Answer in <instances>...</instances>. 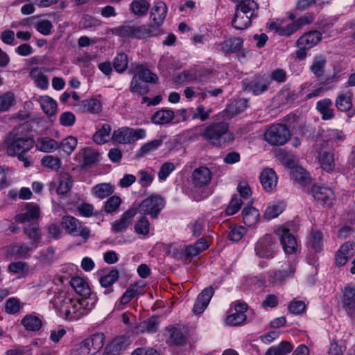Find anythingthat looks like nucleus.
Instances as JSON below:
<instances>
[{"label":"nucleus","instance_id":"10","mask_svg":"<svg viewBox=\"0 0 355 355\" xmlns=\"http://www.w3.org/2000/svg\"><path fill=\"white\" fill-rule=\"evenodd\" d=\"M61 225L69 234L73 236H80L84 241H87L90 235V230L81 225L76 218L71 216L62 217Z\"/></svg>","mask_w":355,"mask_h":355},{"label":"nucleus","instance_id":"57","mask_svg":"<svg viewBox=\"0 0 355 355\" xmlns=\"http://www.w3.org/2000/svg\"><path fill=\"white\" fill-rule=\"evenodd\" d=\"M121 203V199L117 196L110 197L105 203L104 210L111 214L116 211Z\"/></svg>","mask_w":355,"mask_h":355},{"label":"nucleus","instance_id":"1","mask_svg":"<svg viewBox=\"0 0 355 355\" xmlns=\"http://www.w3.org/2000/svg\"><path fill=\"white\" fill-rule=\"evenodd\" d=\"M5 142L8 155L17 156L19 160L24 162L25 167L30 166V162L24 156V154L33 148L34 141L32 139L21 136L19 133V130L15 129L8 135Z\"/></svg>","mask_w":355,"mask_h":355},{"label":"nucleus","instance_id":"36","mask_svg":"<svg viewBox=\"0 0 355 355\" xmlns=\"http://www.w3.org/2000/svg\"><path fill=\"white\" fill-rule=\"evenodd\" d=\"M78 109L83 112L98 113L101 111V103L97 99H85L78 105Z\"/></svg>","mask_w":355,"mask_h":355},{"label":"nucleus","instance_id":"47","mask_svg":"<svg viewBox=\"0 0 355 355\" xmlns=\"http://www.w3.org/2000/svg\"><path fill=\"white\" fill-rule=\"evenodd\" d=\"M243 44V40L239 37L232 38L221 44V49L225 53H234L239 51Z\"/></svg>","mask_w":355,"mask_h":355},{"label":"nucleus","instance_id":"56","mask_svg":"<svg viewBox=\"0 0 355 355\" xmlns=\"http://www.w3.org/2000/svg\"><path fill=\"white\" fill-rule=\"evenodd\" d=\"M162 144V139H155L143 145L139 153V156H144L150 152L155 151Z\"/></svg>","mask_w":355,"mask_h":355},{"label":"nucleus","instance_id":"8","mask_svg":"<svg viewBox=\"0 0 355 355\" xmlns=\"http://www.w3.org/2000/svg\"><path fill=\"white\" fill-rule=\"evenodd\" d=\"M103 334H95L85 339L80 343L78 349V354L81 355H94L99 352L104 345Z\"/></svg>","mask_w":355,"mask_h":355},{"label":"nucleus","instance_id":"40","mask_svg":"<svg viewBox=\"0 0 355 355\" xmlns=\"http://www.w3.org/2000/svg\"><path fill=\"white\" fill-rule=\"evenodd\" d=\"M36 147L40 151L49 153L58 149L59 144L53 139L44 137L40 138L37 140Z\"/></svg>","mask_w":355,"mask_h":355},{"label":"nucleus","instance_id":"6","mask_svg":"<svg viewBox=\"0 0 355 355\" xmlns=\"http://www.w3.org/2000/svg\"><path fill=\"white\" fill-rule=\"evenodd\" d=\"M146 136V131L139 128L134 130L128 127H123L114 130L112 139L119 144H130Z\"/></svg>","mask_w":355,"mask_h":355},{"label":"nucleus","instance_id":"24","mask_svg":"<svg viewBox=\"0 0 355 355\" xmlns=\"http://www.w3.org/2000/svg\"><path fill=\"white\" fill-rule=\"evenodd\" d=\"M333 103L329 98H324L316 103V110L322 116L324 121L331 120L334 118V110L332 108Z\"/></svg>","mask_w":355,"mask_h":355},{"label":"nucleus","instance_id":"30","mask_svg":"<svg viewBox=\"0 0 355 355\" xmlns=\"http://www.w3.org/2000/svg\"><path fill=\"white\" fill-rule=\"evenodd\" d=\"M175 116L174 112L169 109H161L154 113L151 120L153 123L159 125L169 123Z\"/></svg>","mask_w":355,"mask_h":355},{"label":"nucleus","instance_id":"29","mask_svg":"<svg viewBox=\"0 0 355 355\" xmlns=\"http://www.w3.org/2000/svg\"><path fill=\"white\" fill-rule=\"evenodd\" d=\"M248 105V101L245 98H240L230 103L223 111L225 116L232 118L242 112Z\"/></svg>","mask_w":355,"mask_h":355},{"label":"nucleus","instance_id":"16","mask_svg":"<svg viewBox=\"0 0 355 355\" xmlns=\"http://www.w3.org/2000/svg\"><path fill=\"white\" fill-rule=\"evenodd\" d=\"M248 306L245 302H238L234 306V311L227 315L226 322L228 324L237 326L242 324L246 320L245 312Z\"/></svg>","mask_w":355,"mask_h":355},{"label":"nucleus","instance_id":"11","mask_svg":"<svg viewBox=\"0 0 355 355\" xmlns=\"http://www.w3.org/2000/svg\"><path fill=\"white\" fill-rule=\"evenodd\" d=\"M242 84L245 90L254 95H260L268 90L270 85V78L268 75L263 74L250 80L245 79L243 80Z\"/></svg>","mask_w":355,"mask_h":355},{"label":"nucleus","instance_id":"62","mask_svg":"<svg viewBox=\"0 0 355 355\" xmlns=\"http://www.w3.org/2000/svg\"><path fill=\"white\" fill-rule=\"evenodd\" d=\"M14 94L8 92L0 96V111L3 112L8 110L14 105Z\"/></svg>","mask_w":355,"mask_h":355},{"label":"nucleus","instance_id":"63","mask_svg":"<svg viewBox=\"0 0 355 355\" xmlns=\"http://www.w3.org/2000/svg\"><path fill=\"white\" fill-rule=\"evenodd\" d=\"M246 233V229L242 226L232 227L228 234V238L233 241H239Z\"/></svg>","mask_w":355,"mask_h":355},{"label":"nucleus","instance_id":"54","mask_svg":"<svg viewBox=\"0 0 355 355\" xmlns=\"http://www.w3.org/2000/svg\"><path fill=\"white\" fill-rule=\"evenodd\" d=\"M135 232L144 236L148 234L150 232V223L144 216H141L135 225Z\"/></svg>","mask_w":355,"mask_h":355},{"label":"nucleus","instance_id":"48","mask_svg":"<svg viewBox=\"0 0 355 355\" xmlns=\"http://www.w3.org/2000/svg\"><path fill=\"white\" fill-rule=\"evenodd\" d=\"M150 8V3L146 0H135L130 4V8L135 15H145Z\"/></svg>","mask_w":355,"mask_h":355},{"label":"nucleus","instance_id":"42","mask_svg":"<svg viewBox=\"0 0 355 355\" xmlns=\"http://www.w3.org/2000/svg\"><path fill=\"white\" fill-rule=\"evenodd\" d=\"M292 178L301 184H307L311 182V178L309 173L302 167L296 166L291 171Z\"/></svg>","mask_w":355,"mask_h":355},{"label":"nucleus","instance_id":"53","mask_svg":"<svg viewBox=\"0 0 355 355\" xmlns=\"http://www.w3.org/2000/svg\"><path fill=\"white\" fill-rule=\"evenodd\" d=\"M130 89L132 92L140 95L146 94L149 92L148 85L146 83H139L137 76H134L132 78Z\"/></svg>","mask_w":355,"mask_h":355},{"label":"nucleus","instance_id":"3","mask_svg":"<svg viewBox=\"0 0 355 355\" xmlns=\"http://www.w3.org/2000/svg\"><path fill=\"white\" fill-rule=\"evenodd\" d=\"M167 6L163 1H157L153 6L150 19L152 22L146 26L147 31L150 37L157 36L162 33L161 26H162L167 13Z\"/></svg>","mask_w":355,"mask_h":355},{"label":"nucleus","instance_id":"64","mask_svg":"<svg viewBox=\"0 0 355 355\" xmlns=\"http://www.w3.org/2000/svg\"><path fill=\"white\" fill-rule=\"evenodd\" d=\"M175 170V165L172 162H164L160 167L158 172L159 180H165L167 177Z\"/></svg>","mask_w":355,"mask_h":355},{"label":"nucleus","instance_id":"45","mask_svg":"<svg viewBox=\"0 0 355 355\" xmlns=\"http://www.w3.org/2000/svg\"><path fill=\"white\" fill-rule=\"evenodd\" d=\"M40 105L46 114L53 116L57 110V103L49 96H45L40 98Z\"/></svg>","mask_w":355,"mask_h":355},{"label":"nucleus","instance_id":"22","mask_svg":"<svg viewBox=\"0 0 355 355\" xmlns=\"http://www.w3.org/2000/svg\"><path fill=\"white\" fill-rule=\"evenodd\" d=\"M137 210L135 208L129 209L121 218L112 224V230L114 232H121L126 230L132 222V219L137 214Z\"/></svg>","mask_w":355,"mask_h":355},{"label":"nucleus","instance_id":"58","mask_svg":"<svg viewBox=\"0 0 355 355\" xmlns=\"http://www.w3.org/2000/svg\"><path fill=\"white\" fill-rule=\"evenodd\" d=\"M55 250L52 247H49L46 250H42L40 252L38 260L43 264L50 265L53 262V255Z\"/></svg>","mask_w":355,"mask_h":355},{"label":"nucleus","instance_id":"28","mask_svg":"<svg viewBox=\"0 0 355 355\" xmlns=\"http://www.w3.org/2000/svg\"><path fill=\"white\" fill-rule=\"evenodd\" d=\"M352 95L351 91H345L339 94L335 101L337 109L341 112L349 111L353 106Z\"/></svg>","mask_w":355,"mask_h":355},{"label":"nucleus","instance_id":"59","mask_svg":"<svg viewBox=\"0 0 355 355\" xmlns=\"http://www.w3.org/2000/svg\"><path fill=\"white\" fill-rule=\"evenodd\" d=\"M21 308L19 300L16 297H10L6 302L5 311L9 314H15L20 311Z\"/></svg>","mask_w":355,"mask_h":355},{"label":"nucleus","instance_id":"15","mask_svg":"<svg viewBox=\"0 0 355 355\" xmlns=\"http://www.w3.org/2000/svg\"><path fill=\"white\" fill-rule=\"evenodd\" d=\"M311 193L314 199L321 205L328 207L332 205L334 194L331 189L320 186H313L311 189Z\"/></svg>","mask_w":355,"mask_h":355},{"label":"nucleus","instance_id":"60","mask_svg":"<svg viewBox=\"0 0 355 355\" xmlns=\"http://www.w3.org/2000/svg\"><path fill=\"white\" fill-rule=\"evenodd\" d=\"M137 284L130 285L121 297L122 304H128L139 291Z\"/></svg>","mask_w":355,"mask_h":355},{"label":"nucleus","instance_id":"50","mask_svg":"<svg viewBox=\"0 0 355 355\" xmlns=\"http://www.w3.org/2000/svg\"><path fill=\"white\" fill-rule=\"evenodd\" d=\"M284 209V205L282 202L270 205L266 208L263 217L266 220L275 218L282 214Z\"/></svg>","mask_w":355,"mask_h":355},{"label":"nucleus","instance_id":"33","mask_svg":"<svg viewBox=\"0 0 355 355\" xmlns=\"http://www.w3.org/2000/svg\"><path fill=\"white\" fill-rule=\"evenodd\" d=\"M243 220L245 225L251 227L257 223L259 211L252 206H247L242 211Z\"/></svg>","mask_w":355,"mask_h":355},{"label":"nucleus","instance_id":"37","mask_svg":"<svg viewBox=\"0 0 355 355\" xmlns=\"http://www.w3.org/2000/svg\"><path fill=\"white\" fill-rule=\"evenodd\" d=\"M30 77L34 80L37 87L44 89L49 86L48 77L43 73L41 69L34 67L31 70Z\"/></svg>","mask_w":355,"mask_h":355},{"label":"nucleus","instance_id":"35","mask_svg":"<svg viewBox=\"0 0 355 355\" xmlns=\"http://www.w3.org/2000/svg\"><path fill=\"white\" fill-rule=\"evenodd\" d=\"M253 16L247 15L239 11L235 10L234 16L232 21V26L238 30H244L250 26L251 19Z\"/></svg>","mask_w":355,"mask_h":355},{"label":"nucleus","instance_id":"46","mask_svg":"<svg viewBox=\"0 0 355 355\" xmlns=\"http://www.w3.org/2000/svg\"><path fill=\"white\" fill-rule=\"evenodd\" d=\"M24 231L27 236L33 240L31 243L36 245L40 242L41 239V233L40 232L38 224L35 222L26 225Z\"/></svg>","mask_w":355,"mask_h":355},{"label":"nucleus","instance_id":"2","mask_svg":"<svg viewBox=\"0 0 355 355\" xmlns=\"http://www.w3.org/2000/svg\"><path fill=\"white\" fill-rule=\"evenodd\" d=\"M229 124L225 122H215L206 126L201 133L202 137L212 146L221 147L227 139Z\"/></svg>","mask_w":355,"mask_h":355},{"label":"nucleus","instance_id":"12","mask_svg":"<svg viewBox=\"0 0 355 355\" xmlns=\"http://www.w3.org/2000/svg\"><path fill=\"white\" fill-rule=\"evenodd\" d=\"M164 206L163 198L157 196H151L143 200L137 210L142 214H149L153 218H156Z\"/></svg>","mask_w":355,"mask_h":355},{"label":"nucleus","instance_id":"32","mask_svg":"<svg viewBox=\"0 0 355 355\" xmlns=\"http://www.w3.org/2000/svg\"><path fill=\"white\" fill-rule=\"evenodd\" d=\"M70 285L75 291L82 297H89L91 289L87 283L79 277H73L70 281Z\"/></svg>","mask_w":355,"mask_h":355},{"label":"nucleus","instance_id":"4","mask_svg":"<svg viewBox=\"0 0 355 355\" xmlns=\"http://www.w3.org/2000/svg\"><path fill=\"white\" fill-rule=\"evenodd\" d=\"M278 248L277 238L272 234H266L257 241L254 251L259 258L271 259L274 258Z\"/></svg>","mask_w":355,"mask_h":355},{"label":"nucleus","instance_id":"5","mask_svg":"<svg viewBox=\"0 0 355 355\" xmlns=\"http://www.w3.org/2000/svg\"><path fill=\"white\" fill-rule=\"evenodd\" d=\"M291 134L288 127L283 124L271 125L265 132V139L271 145L282 146L290 138Z\"/></svg>","mask_w":355,"mask_h":355},{"label":"nucleus","instance_id":"44","mask_svg":"<svg viewBox=\"0 0 355 355\" xmlns=\"http://www.w3.org/2000/svg\"><path fill=\"white\" fill-rule=\"evenodd\" d=\"M27 331H38L42 327V320L37 316L26 315L21 322Z\"/></svg>","mask_w":355,"mask_h":355},{"label":"nucleus","instance_id":"49","mask_svg":"<svg viewBox=\"0 0 355 355\" xmlns=\"http://www.w3.org/2000/svg\"><path fill=\"white\" fill-rule=\"evenodd\" d=\"M309 248L314 252L320 251L322 248V234L319 231H313L311 232L309 241Z\"/></svg>","mask_w":355,"mask_h":355},{"label":"nucleus","instance_id":"39","mask_svg":"<svg viewBox=\"0 0 355 355\" xmlns=\"http://www.w3.org/2000/svg\"><path fill=\"white\" fill-rule=\"evenodd\" d=\"M27 211L24 213L17 215V220L20 223H26L31 222V220H33L37 219L40 216V210L37 206H34L32 205H28L26 206Z\"/></svg>","mask_w":355,"mask_h":355},{"label":"nucleus","instance_id":"17","mask_svg":"<svg viewBox=\"0 0 355 355\" xmlns=\"http://www.w3.org/2000/svg\"><path fill=\"white\" fill-rule=\"evenodd\" d=\"M214 293L211 286L205 288L198 296L193 306V311L195 314L202 313L207 307L211 298Z\"/></svg>","mask_w":355,"mask_h":355},{"label":"nucleus","instance_id":"52","mask_svg":"<svg viewBox=\"0 0 355 355\" xmlns=\"http://www.w3.org/2000/svg\"><path fill=\"white\" fill-rule=\"evenodd\" d=\"M77 139L73 136H69L64 139L59 144L60 148L67 155H70L77 146Z\"/></svg>","mask_w":355,"mask_h":355},{"label":"nucleus","instance_id":"21","mask_svg":"<svg viewBox=\"0 0 355 355\" xmlns=\"http://www.w3.org/2000/svg\"><path fill=\"white\" fill-rule=\"evenodd\" d=\"M67 303H69L71 306L65 311L64 316L67 320H78L84 316V310L80 300L67 299Z\"/></svg>","mask_w":355,"mask_h":355},{"label":"nucleus","instance_id":"25","mask_svg":"<svg viewBox=\"0 0 355 355\" xmlns=\"http://www.w3.org/2000/svg\"><path fill=\"white\" fill-rule=\"evenodd\" d=\"M119 277V271L116 269H112L108 274L101 277L99 283L101 287L105 288L103 291L105 295L110 294L114 291L112 286L118 280Z\"/></svg>","mask_w":355,"mask_h":355},{"label":"nucleus","instance_id":"27","mask_svg":"<svg viewBox=\"0 0 355 355\" xmlns=\"http://www.w3.org/2000/svg\"><path fill=\"white\" fill-rule=\"evenodd\" d=\"M79 154L82 156L83 162L82 168L91 166L98 162L100 158L99 153L92 148H85L82 149Z\"/></svg>","mask_w":355,"mask_h":355},{"label":"nucleus","instance_id":"51","mask_svg":"<svg viewBox=\"0 0 355 355\" xmlns=\"http://www.w3.org/2000/svg\"><path fill=\"white\" fill-rule=\"evenodd\" d=\"M128 64V55L124 53H118L113 60V67L119 73L123 72L127 69Z\"/></svg>","mask_w":355,"mask_h":355},{"label":"nucleus","instance_id":"23","mask_svg":"<svg viewBox=\"0 0 355 355\" xmlns=\"http://www.w3.org/2000/svg\"><path fill=\"white\" fill-rule=\"evenodd\" d=\"M318 162L323 170L327 172L334 171L336 166L334 153L331 150H321L319 153Z\"/></svg>","mask_w":355,"mask_h":355},{"label":"nucleus","instance_id":"41","mask_svg":"<svg viewBox=\"0 0 355 355\" xmlns=\"http://www.w3.org/2000/svg\"><path fill=\"white\" fill-rule=\"evenodd\" d=\"M112 131V127L110 124L105 123L93 135V141L97 144H103L108 141L109 137Z\"/></svg>","mask_w":355,"mask_h":355},{"label":"nucleus","instance_id":"18","mask_svg":"<svg viewBox=\"0 0 355 355\" xmlns=\"http://www.w3.org/2000/svg\"><path fill=\"white\" fill-rule=\"evenodd\" d=\"M129 71L135 73L138 80H141L146 83L155 84L157 83L158 78L156 74L152 73L150 69L141 64H132Z\"/></svg>","mask_w":355,"mask_h":355},{"label":"nucleus","instance_id":"9","mask_svg":"<svg viewBox=\"0 0 355 355\" xmlns=\"http://www.w3.org/2000/svg\"><path fill=\"white\" fill-rule=\"evenodd\" d=\"M112 32L113 34L124 38L142 39L150 37L146 25L135 26L125 24L113 28Z\"/></svg>","mask_w":355,"mask_h":355},{"label":"nucleus","instance_id":"34","mask_svg":"<svg viewBox=\"0 0 355 355\" xmlns=\"http://www.w3.org/2000/svg\"><path fill=\"white\" fill-rule=\"evenodd\" d=\"M73 179L71 175L66 172H62L59 176V185L56 192L59 195H66L73 186Z\"/></svg>","mask_w":355,"mask_h":355},{"label":"nucleus","instance_id":"61","mask_svg":"<svg viewBox=\"0 0 355 355\" xmlns=\"http://www.w3.org/2000/svg\"><path fill=\"white\" fill-rule=\"evenodd\" d=\"M211 112V109H209L205 110V108L203 105H198L192 114L193 119H200L201 121H205L209 118L210 114Z\"/></svg>","mask_w":355,"mask_h":355},{"label":"nucleus","instance_id":"43","mask_svg":"<svg viewBox=\"0 0 355 355\" xmlns=\"http://www.w3.org/2000/svg\"><path fill=\"white\" fill-rule=\"evenodd\" d=\"M168 343L170 345L182 346L186 343V338L182 332L175 327H171L168 329Z\"/></svg>","mask_w":355,"mask_h":355},{"label":"nucleus","instance_id":"13","mask_svg":"<svg viewBox=\"0 0 355 355\" xmlns=\"http://www.w3.org/2000/svg\"><path fill=\"white\" fill-rule=\"evenodd\" d=\"M342 306L347 315L353 318L355 316V284H347L342 289Z\"/></svg>","mask_w":355,"mask_h":355},{"label":"nucleus","instance_id":"14","mask_svg":"<svg viewBox=\"0 0 355 355\" xmlns=\"http://www.w3.org/2000/svg\"><path fill=\"white\" fill-rule=\"evenodd\" d=\"M191 179L195 188H202L211 182V173L207 167L200 166L193 171Z\"/></svg>","mask_w":355,"mask_h":355},{"label":"nucleus","instance_id":"19","mask_svg":"<svg viewBox=\"0 0 355 355\" xmlns=\"http://www.w3.org/2000/svg\"><path fill=\"white\" fill-rule=\"evenodd\" d=\"M260 181L263 189L267 192L272 191L277 184V176L272 168H266L260 174Z\"/></svg>","mask_w":355,"mask_h":355},{"label":"nucleus","instance_id":"7","mask_svg":"<svg viewBox=\"0 0 355 355\" xmlns=\"http://www.w3.org/2000/svg\"><path fill=\"white\" fill-rule=\"evenodd\" d=\"M293 227V223H288L278 230L280 242L286 254H293L297 248L296 238L291 232L294 231Z\"/></svg>","mask_w":355,"mask_h":355},{"label":"nucleus","instance_id":"38","mask_svg":"<svg viewBox=\"0 0 355 355\" xmlns=\"http://www.w3.org/2000/svg\"><path fill=\"white\" fill-rule=\"evenodd\" d=\"M114 191V187L110 183L98 184L92 189V193L101 199L110 196Z\"/></svg>","mask_w":355,"mask_h":355},{"label":"nucleus","instance_id":"55","mask_svg":"<svg viewBox=\"0 0 355 355\" xmlns=\"http://www.w3.org/2000/svg\"><path fill=\"white\" fill-rule=\"evenodd\" d=\"M41 162L44 166L48 167L54 171H58L61 166L60 159L58 157H53L52 155L44 156L42 159Z\"/></svg>","mask_w":355,"mask_h":355},{"label":"nucleus","instance_id":"26","mask_svg":"<svg viewBox=\"0 0 355 355\" xmlns=\"http://www.w3.org/2000/svg\"><path fill=\"white\" fill-rule=\"evenodd\" d=\"M322 39L320 31H312L304 33L297 41V45L306 46L309 49L316 45Z\"/></svg>","mask_w":355,"mask_h":355},{"label":"nucleus","instance_id":"20","mask_svg":"<svg viewBox=\"0 0 355 355\" xmlns=\"http://www.w3.org/2000/svg\"><path fill=\"white\" fill-rule=\"evenodd\" d=\"M295 271V268L293 264L288 262L283 269L270 272V282L273 284L281 283L286 278L293 276Z\"/></svg>","mask_w":355,"mask_h":355},{"label":"nucleus","instance_id":"31","mask_svg":"<svg viewBox=\"0 0 355 355\" xmlns=\"http://www.w3.org/2000/svg\"><path fill=\"white\" fill-rule=\"evenodd\" d=\"M327 62V58L323 55H318L314 58L310 70L316 78H321L323 76Z\"/></svg>","mask_w":355,"mask_h":355}]
</instances>
